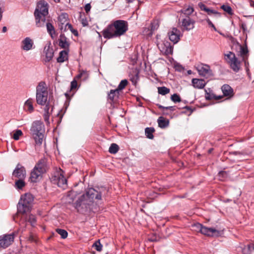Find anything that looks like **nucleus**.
<instances>
[{
  "mask_svg": "<svg viewBox=\"0 0 254 254\" xmlns=\"http://www.w3.org/2000/svg\"><path fill=\"white\" fill-rule=\"evenodd\" d=\"M102 193L93 188L88 189L76 202L75 208L80 213L87 214L93 211L94 199L101 200Z\"/></svg>",
  "mask_w": 254,
  "mask_h": 254,
  "instance_id": "obj_1",
  "label": "nucleus"
},
{
  "mask_svg": "<svg viewBox=\"0 0 254 254\" xmlns=\"http://www.w3.org/2000/svg\"><path fill=\"white\" fill-rule=\"evenodd\" d=\"M128 30V23L123 20H117L109 24L102 32L104 38L110 39L119 37Z\"/></svg>",
  "mask_w": 254,
  "mask_h": 254,
  "instance_id": "obj_2",
  "label": "nucleus"
},
{
  "mask_svg": "<svg viewBox=\"0 0 254 254\" xmlns=\"http://www.w3.org/2000/svg\"><path fill=\"white\" fill-rule=\"evenodd\" d=\"M33 198L30 193H25L21 196L17 205V212L13 216V219L15 222L19 214H24L30 210V204L32 202Z\"/></svg>",
  "mask_w": 254,
  "mask_h": 254,
  "instance_id": "obj_3",
  "label": "nucleus"
},
{
  "mask_svg": "<svg viewBox=\"0 0 254 254\" xmlns=\"http://www.w3.org/2000/svg\"><path fill=\"white\" fill-rule=\"evenodd\" d=\"M30 131L37 145H41L44 137V125L40 121H36L32 123Z\"/></svg>",
  "mask_w": 254,
  "mask_h": 254,
  "instance_id": "obj_4",
  "label": "nucleus"
},
{
  "mask_svg": "<svg viewBox=\"0 0 254 254\" xmlns=\"http://www.w3.org/2000/svg\"><path fill=\"white\" fill-rule=\"evenodd\" d=\"M48 94L46 83L44 81L40 82L36 87L37 103L41 106L45 105L47 101Z\"/></svg>",
  "mask_w": 254,
  "mask_h": 254,
  "instance_id": "obj_5",
  "label": "nucleus"
},
{
  "mask_svg": "<svg viewBox=\"0 0 254 254\" xmlns=\"http://www.w3.org/2000/svg\"><path fill=\"white\" fill-rule=\"evenodd\" d=\"M64 171L61 168H59L51 175L50 179L53 184L57 185L59 187L65 190L67 187V180L64 177Z\"/></svg>",
  "mask_w": 254,
  "mask_h": 254,
  "instance_id": "obj_6",
  "label": "nucleus"
},
{
  "mask_svg": "<svg viewBox=\"0 0 254 254\" xmlns=\"http://www.w3.org/2000/svg\"><path fill=\"white\" fill-rule=\"evenodd\" d=\"M48 13V4L47 2L43 0L39 1L37 4L34 12L35 17L39 18L40 14L47 15Z\"/></svg>",
  "mask_w": 254,
  "mask_h": 254,
  "instance_id": "obj_7",
  "label": "nucleus"
},
{
  "mask_svg": "<svg viewBox=\"0 0 254 254\" xmlns=\"http://www.w3.org/2000/svg\"><path fill=\"white\" fill-rule=\"evenodd\" d=\"M13 233L4 234L0 236V248L6 249L11 245L14 241Z\"/></svg>",
  "mask_w": 254,
  "mask_h": 254,
  "instance_id": "obj_8",
  "label": "nucleus"
},
{
  "mask_svg": "<svg viewBox=\"0 0 254 254\" xmlns=\"http://www.w3.org/2000/svg\"><path fill=\"white\" fill-rule=\"evenodd\" d=\"M196 69L199 74L206 78L213 75L210 66L207 64H200L197 66Z\"/></svg>",
  "mask_w": 254,
  "mask_h": 254,
  "instance_id": "obj_9",
  "label": "nucleus"
},
{
  "mask_svg": "<svg viewBox=\"0 0 254 254\" xmlns=\"http://www.w3.org/2000/svg\"><path fill=\"white\" fill-rule=\"evenodd\" d=\"M168 36L169 40L173 43L174 44L177 43L181 36V31L177 28L173 27L171 28L168 32Z\"/></svg>",
  "mask_w": 254,
  "mask_h": 254,
  "instance_id": "obj_10",
  "label": "nucleus"
},
{
  "mask_svg": "<svg viewBox=\"0 0 254 254\" xmlns=\"http://www.w3.org/2000/svg\"><path fill=\"white\" fill-rule=\"evenodd\" d=\"M12 176L18 179H24L26 176L25 167L20 163H18L12 172Z\"/></svg>",
  "mask_w": 254,
  "mask_h": 254,
  "instance_id": "obj_11",
  "label": "nucleus"
},
{
  "mask_svg": "<svg viewBox=\"0 0 254 254\" xmlns=\"http://www.w3.org/2000/svg\"><path fill=\"white\" fill-rule=\"evenodd\" d=\"M158 47L160 49V51L166 55H171L173 54V46L167 41H164L162 44L160 46L158 45Z\"/></svg>",
  "mask_w": 254,
  "mask_h": 254,
  "instance_id": "obj_12",
  "label": "nucleus"
},
{
  "mask_svg": "<svg viewBox=\"0 0 254 254\" xmlns=\"http://www.w3.org/2000/svg\"><path fill=\"white\" fill-rule=\"evenodd\" d=\"M200 233L204 235L209 237H218L220 235V231L214 228H208L204 226H203Z\"/></svg>",
  "mask_w": 254,
  "mask_h": 254,
  "instance_id": "obj_13",
  "label": "nucleus"
},
{
  "mask_svg": "<svg viewBox=\"0 0 254 254\" xmlns=\"http://www.w3.org/2000/svg\"><path fill=\"white\" fill-rule=\"evenodd\" d=\"M235 44L237 47L239 48L240 50V54L241 56L243 57V61L245 63V65L246 66L247 64H248L247 60L249 53V50L247 45H246L244 47L237 41L235 42Z\"/></svg>",
  "mask_w": 254,
  "mask_h": 254,
  "instance_id": "obj_14",
  "label": "nucleus"
},
{
  "mask_svg": "<svg viewBox=\"0 0 254 254\" xmlns=\"http://www.w3.org/2000/svg\"><path fill=\"white\" fill-rule=\"evenodd\" d=\"M194 21L192 20L189 16H186L182 21V26L183 28V30H190L194 28Z\"/></svg>",
  "mask_w": 254,
  "mask_h": 254,
  "instance_id": "obj_15",
  "label": "nucleus"
},
{
  "mask_svg": "<svg viewBox=\"0 0 254 254\" xmlns=\"http://www.w3.org/2000/svg\"><path fill=\"white\" fill-rule=\"evenodd\" d=\"M59 46L61 48L65 50H69L70 43L64 34H61L60 38L59 39Z\"/></svg>",
  "mask_w": 254,
  "mask_h": 254,
  "instance_id": "obj_16",
  "label": "nucleus"
},
{
  "mask_svg": "<svg viewBox=\"0 0 254 254\" xmlns=\"http://www.w3.org/2000/svg\"><path fill=\"white\" fill-rule=\"evenodd\" d=\"M34 168L35 170H38L43 173H46L48 170L46 160L45 158L40 159L36 164Z\"/></svg>",
  "mask_w": 254,
  "mask_h": 254,
  "instance_id": "obj_17",
  "label": "nucleus"
},
{
  "mask_svg": "<svg viewBox=\"0 0 254 254\" xmlns=\"http://www.w3.org/2000/svg\"><path fill=\"white\" fill-rule=\"evenodd\" d=\"M33 44L32 39L26 37L22 41L21 48L24 51H29L32 48Z\"/></svg>",
  "mask_w": 254,
  "mask_h": 254,
  "instance_id": "obj_18",
  "label": "nucleus"
},
{
  "mask_svg": "<svg viewBox=\"0 0 254 254\" xmlns=\"http://www.w3.org/2000/svg\"><path fill=\"white\" fill-rule=\"evenodd\" d=\"M191 83L193 86L197 89H203L206 84V82L203 79L193 78Z\"/></svg>",
  "mask_w": 254,
  "mask_h": 254,
  "instance_id": "obj_19",
  "label": "nucleus"
},
{
  "mask_svg": "<svg viewBox=\"0 0 254 254\" xmlns=\"http://www.w3.org/2000/svg\"><path fill=\"white\" fill-rule=\"evenodd\" d=\"M44 173L41 172L40 171L38 170H35V168L34 167L33 169L31 172L30 180L31 182L36 183L37 182L39 177H41L42 175Z\"/></svg>",
  "mask_w": 254,
  "mask_h": 254,
  "instance_id": "obj_20",
  "label": "nucleus"
},
{
  "mask_svg": "<svg viewBox=\"0 0 254 254\" xmlns=\"http://www.w3.org/2000/svg\"><path fill=\"white\" fill-rule=\"evenodd\" d=\"M232 60L229 62L231 68L235 72H238L240 67V62L239 61L236 56H234Z\"/></svg>",
  "mask_w": 254,
  "mask_h": 254,
  "instance_id": "obj_21",
  "label": "nucleus"
},
{
  "mask_svg": "<svg viewBox=\"0 0 254 254\" xmlns=\"http://www.w3.org/2000/svg\"><path fill=\"white\" fill-rule=\"evenodd\" d=\"M222 91L225 96H232L233 90L228 84H224L221 87Z\"/></svg>",
  "mask_w": 254,
  "mask_h": 254,
  "instance_id": "obj_22",
  "label": "nucleus"
},
{
  "mask_svg": "<svg viewBox=\"0 0 254 254\" xmlns=\"http://www.w3.org/2000/svg\"><path fill=\"white\" fill-rule=\"evenodd\" d=\"M69 50H63L59 53V56L57 58V62L62 63L68 60V53Z\"/></svg>",
  "mask_w": 254,
  "mask_h": 254,
  "instance_id": "obj_23",
  "label": "nucleus"
},
{
  "mask_svg": "<svg viewBox=\"0 0 254 254\" xmlns=\"http://www.w3.org/2000/svg\"><path fill=\"white\" fill-rule=\"evenodd\" d=\"M158 126L161 128H165L169 126V120L163 117H160L157 120Z\"/></svg>",
  "mask_w": 254,
  "mask_h": 254,
  "instance_id": "obj_24",
  "label": "nucleus"
},
{
  "mask_svg": "<svg viewBox=\"0 0 254 254\" xmlns=\"http://www.w3.org/2000/svg\"><path fill=\"white\" fill-rule=\"evenodd\" d=\"M119 96V92L118 90H111L108 94V99L110 100L112 102H114L116 98H118Z\"/></svg>",
  "mask_w": 254,
  "mask_h": 254,
  "instance_id": "obj_25",
  "label": "nucleus"
},
{
  "mask_svg": "<svg viewBox=\"0 0 254 254\" xmlns=\"http://www.w3.org/2000/svg\"><path fill=\"white\" fill-rule=\"evenodd\" d=\"M33 100L29 98L24 103L25 109L30 113H32L34 111V107L33 106Z\"/></svg>",
  "mask_w": 254,
  "mask_h": 254,
  "instance_id": "obj_26",
  "label": "nucleus"
},
{
  "mask_svg": "<svg viewBox=\"0 0 254 254\" xmlns=\"http://www.w3.org/2000/svg\"><path fill=\"white\" fill-rule=\"evenodd\" d=\"M46 16L40 14L39 17H35L36 24L37 27H44L46 23Z\"/></svg>",
  "mask_w": 254,
  "mask_h": 254,
  "instance_id": "obj_27",
  "label": "nucleus"
},
{
  "mask_svg": "<svg viewBox=\"0 0 254 254\" xmlns=\"http://www.w3.org/2000/svg\"><path fill=\"white\" fill-rule=\"evenodd\" d=\"M45 54H46V62H50L53 58L54 56V50L53 48H50V47H48L47 49H46V48H45Z\"/></svg>",
  "mask_w": 254,
  "mask_h": 254,
  "instance_id": "obj_28",
  "label": "nucleus"
},
{
  "mask_svg": "<svg viewBox=\"0 0 254 254\" xmlns=\"http://www.w3.org/2000/svg\"><path fill=\"white\" fill-rule=\"evenodd\" d=\"M47 32L50 34L52 38H54V35H55L56 31L54 26L50 22L46 23Z\"/></svg>",
  "mask_w": 254,
  "mask_h": 254,
  "instance_id": "obj_29",
  "label": "nucleus"
},
{
  "mask_svg": "<svg viewBox=\"0 0 254 254\" xmlns=\"http://www.w3.org/2000/svg\"><path fill=\"white\" fill-rule=\"evenodd\" d=\"M254 246V243L249 244L246 246H245L242 248V253L243 254H251V252L253 250V246Z\"/></svg>",
  "mask_w": 254,
  "mask_h": 254,
  "instance_id": "obj_30",
  "label": "nucleus"
},
{
  "mask_svg": "<svg viewBox=\"0 0 254 254\" xmlns=\"http://www.w3.org/2000/svg\"><path fill=\"white\" fill-rule=\"evenodd\" d=\"M155 132V129L152 127H147L145 129V134L146 137L150 139H152L154 138L153 134V132Z\"/></svg>",
  "mask_w": 254,
  "mask_h": 254,
  "instance_id": "obj_31",
  "label": "nucleus"
},
{
  "mask_svg": "<svg viewBox=\"0 0 254 254\" xmlns=\"http://www.w3.org/2000/svg\"><path fill=\"white\" fill-rule=\"evenodd\" d=\"M24 179H19L15 183V187L18 190H22L23 187L25 186V183L24 181Z\"/></svg>",
  "mask_w": 254,
  "mask_h": 254,
  "instance_id": "obj_32",
  "label": "nucleus"
},
{
  "mask_svg": "<svg viewBox=\"0 0 254 254\" xmlns=\"http://www.w3.org/2000/svg\"><path fill=\"white\" fill-rule=\"evenodd\" d=\"M157 89L158 93L162 95H165L170 91V89L165 86L158 87Z\"/></svg>",
  "mask_w": 254,
  "mask_h": 254,
  "instance_id": "obj_33",
  "label": "nucleus"
},
{
  "mask_svg": "<svg viewBox=\"0 0 254 254\" xmlns=\"http://www.w3.org/2000/svg\"><path fill=\"white\" fill-rule=\"evenodd\" d=\"M67 28L69 29L70 30V31L71 32V33L74 36H78V32L77 30L73 29L72 27V26L71 24H70L69 23H67L65 24L64 31H66Z\"/></svg>",
  "mask_w": 254,
  "mask_h": 254,
  "instance_id": "obj_34",
  "label": "nucleus"
},
{
  "mask_svg": "<svg viewBox=\"0 0 254 254\" xmlns=\"http://www.w3.org/2000/svg\"><path fill=\"white\" fill-rule=\"evenodd\" d=\"M119 150V146L116 143H112L109 149V152L111 153L115 154L118 152Z\"/></svg>",
  "mask_w": 254,
  "mask_h": 254,
  "instance_id": "obj_35",
  "label": "nucleus"
},
{
  "mask_svg": "<svg viewBox=\"0 0 254 254\" xmlns=\"http://www.w3.org/2000/svg\"><path fill=\"white\" fill-rule=\"evenodd\" d=\"M127 84L128 81L127 79L122 80L120 82L116 89L118 90V91L120 92V91H121L123 89H124L125 88V87L127 85Z\"/></svg>",
  "mask_w": 254,
  "mask_h": 254,
  "instance_id": "obj_36",
  "label": "nucleus"
},
{
  "mask_svg": "<svg viewBox=\"0 0 254 254\" xmlns=\"http://www.w3.org/2000/svg\"><path fill=\"white\" fill-rule=\"evenodd\" d=\"M56 231L59 235H61V237L62 239H65L66 238H67V235H68V233L66 230H65L64 229H62L58 228L56 230Z\"/></svg>",
  "mask_w": 254,
  "mask_h": 254,
  "instance_id": "obj_37",
  "label": "nucleus"
},
{
  "mask_svg": "<svg viewBox=\"0 0 254 254\" xmlns=\"http://www.w3.org/2000/svg\"><path fill=\"white\" fill-rule=\"evenodd\" d=\"M67 19L68 15L65 13H62L59 16V21L62 24H64L65 22H66Z\"/></svg>",
  "mask_w": 254,
  "mask_h": 254,
  "instance_id": "obj_38",
  "label": "nucleus"
},
{
  "mask_svg": "<svg viewBox=\"0 0 254 254\" xmlns=\"http://www.w3.org/2000/svg\"><path fill=\"white\" fill-rule=\"evenodd\" d=\"M92 247L94 248L97 251L101 252L103 246L100 243V240L95 241V242L93 244Z\"/></svg>",
  "mask_w": 254,
  "mask_h": 254,
  "instance_id": "obj_39",
  "label": "nucleus"
},
{
  "mask_svg": "<svg viewBox=\"0 0 254 254\" xmlns=\"http://www.w3.org/2000/svg\"><path fill=\"white\" fill-rule=\"evenodd\" d=\"M221 7L224 11L227 12L229 14L232 15L233 14L232 9L229 5L223 4Z\"/></svg>",
  "mask_w": 254,
  "mask_h": 254,
  "instance_id": "obj_40",
  "label": "nucleus"
},
{
  "mask_svg": "<svg viewBox=\"0 0 254 254\" xmlns=\"http://www.w3.org/2000/svg\"><path fill=\"white\" fill-rule=\"evenodd\" d=\"M130 80L132 82V84L135 85L139 80L138 72H135V74L133 75H132L131 77H130Z\"/></svg>",
  "mask_w": 254,
  "mask_h": 254,
  "instance_id": "obj_41",
  "label": "nucleus"
},
{
  "mask_svg": "<svg viewBox=\"0 0 254 254\" xmlns=\"http://www.w3.org/2000/svg\"><path fill=\"white\" fill-rule=\"evenodd\" d=\"M27 221L31 224L32 226H33L36 224V219L34 215L30 214L28 216Z\"/></svg>",
  "mask_w": 254,
  "mask_h": 254,
  "instance_id": "obj_42",
  "label": "nucleus"
},
{
  "mask_svg": "<svg viewBox=\"0 0 254 254\" xmlns=\"http://www.w3.org/2000/svg\"><path fill=\"white\" fill-rule=\"evenodd\" d=\"M182 13L188 16L191 14L193 11V8L192 7H189L186 9L181 10Z\"/></svg>",
  "mask_w": 254,
  "mask_h": 254,
  "instance_id": "obj_43",
  "label": "nucleus"
},
{
  "mask_svg": "<svg viewBox=\"0 0 254 254\" xmlns=\"http://www.w3.org/2000/svg\"><path fill=\"white\" fill-rule=\"evenodd\" d=\"M157 106L160 109H162L163 110H170L171 111H174L176 110V106L164 107L158 104H157Z\"/></svg>",
  "mask_w": 254,
  "mask_h": 254,
  "instance_id": "obj_44",
  "label": "nucleus"
},
{
  "mask_svg": "<svg viewBox=\"0 0 254 254\" xmlns=\"http://www.w3.org/2000/svg\"><path fill=\"white\" fill-rule=\"evenodd\" d=\"M171 99L174 103L180 102L181 101V97L176 93L174 94L171 96Z\"/></svg>",
  "mask_w": 254,
  "mask_h": 254,
  "instance_id": "obj_45",
  "label": "nucleus"
},
{
  "mask_svg": "<svg viewBox=\"0 0 254 254\" xmlns=\"http://www.w3.org/2000/svg\"><path fill=\"white\" fill-rule=\"evenodd\" d=\"M205 12L207 13L208 14L211 15V14H214L217 17H220L221 14L217 12V11L213 9H211L209 8H207V9L206 10Z\"/></svg>",
  "mask_w": 254,
  "mask_h": 254,
  "instance_id": "obj_46",
  "label": "nucleus"
},
{
  "mask_svg": "<svg viewBox=\"0 0 254 254\" xmlns=\"http://www.w3.org/2000/svg\"><path fill=\"white\" fill-rule=\"evenodd\" d=\"M22 132L20 129H17L14 133L13 138L15 140H18L19 139L20 136L22 135Z\"/></svg>",
  "mask_w": 254,
  "mask_h": 254,
  "instance_id": "obj_47",
  "label": "nucleus"
},
{
  "mask_svg": "<svg viewBox=\"0 0 254 254\" xmlns=\"http://www.w3.org/2000/svg\"><path fill=\"white\" fill-rule=\"evenodd\" d=\"M202 227L203 225L201 224L198 223L194 224L193 226V227L195 229V230L199 232H201Z\"/></svg>",
  "mask_w": 254,
  "mask_h": 254,
  "instance_id": "obj_48",
  "label": "nucleus"
},
{
  "mask_svg": "<svg viewBox=\"0 0 254 254\" xmlns=\"http://www.w3.org/2000/svg\"><path fill=\"white\" fill-rule=\"evenodd\" d=\"M50 114V113L47 112V113H44V114L43 115L44 121L46 122L47 124L50 123V122H49Z\"/></svg>",
  "mask_w": 254,
  "mask_h": 254,
  "instance_id": "obj_49",
  "label": "nucleus"
},
{
  "mask_svg": "<svg viewBox=\"0 0 254 254\" xmlns=\"http://www.w3.org/2000/svg\"><path fill=\"white\" fill-rule=\"evenodd\" d=\"M205 98L207 100H209L214 99V98H215V94H214L213 93H206V95H205Z\"/></svg>",
  "mask_w": 254,
  "mask_h": 254,
  "instance_id": "obj_50",
  "label": "nucleus"
},
{
  "mask_svg": "<svg viewBox=\"0 0 254 254\" xmlns=\"http://www.w3.org/2000/svg\"><path fill=\"white\" fill-rule=\"evenodd\" d=\"M234 56H235V54L231 52H230L229 54L225 55V56L229 59V62H231L232 60V59H233Z\"/></svg>",
  "mask_w": 254,
  "mask_h": 254,
  "instance_id": "obj_51",
  "label": "nucleus"
},
{
  "mask_svg": "<svg viewBox=\"0 0 254 254\" xmlns=\"http://www.w3.org/2000/svg\"><path fill=\"white\" fill-rule=\"evenodd\" d=\"M198 5L199 6V7L200 8V9L201 10H203V11H206V10L207 9L208 7H207L206 6V5L205 4H204L203 3H202V2H199L198 4Z\"/></svg>",
  "mask_w": 254,
  "mask_h": 254,
  "instance_id": "obj_52",
  "label": "nucleus"
},
{
  "mask_svg": "<svg viewBox=\"0 0 254 254\" xmlns=\"http://www.w3.org/2000/svg\"><path fill=\"white\" fill-rule=\"evenodd\" d=\"M227 173L225 171H220L218 173V176L219 178H225L227 177Z\"/></svg>",
  "mask_w": 254,
  "mask_h": 254,
  "instance_id": "obj_53",
  "label": "nucleus"
},
{
  "mask_svg": "<svg viewBox=\"0 0 254 254\" xmlns=\"http://www.w3.org/2000/svg\"><path fill=\"white\" fill-rule=\"evenodd\" d=\"M206 21L209 26L213 28L214 30H215V31L216 30V28L215 26H214V25L212 23V22L210 21V20L209 18H207L206 19Z\"/></svg>",
  "mask_w": 254,
  "mask_h": 254,
  "instance_id": "obj_54",
  "label": "nucleus"
},
{
  "mask_svg": "<svg viewBox=\"0 0 254 254\" xmlns=\"http://www.w3.org/2000/svg\"><path fill=\"white\" fill-rule=\"evenodd\" d=\"M45 107L44 108V113H50L49 110H50V103L49 102H46V104L45 105Z\"/></svg>",
  "mask_w": 254,
  "mask_h": 254,
  "instance_id": "obj_55",
  "label": "nucleus"
},
{
  "mask_svg": "<svg viewBox=\"0 0 254 254\" xmlns=\"http://www.w3.org/2000/svg\"><path fill=\"white\" fill-rule=\"evenodd\" d=\"M91 6L90 3H87L84 6V9L86 12L88 13L91 9Z\"/></svg>",
  "mask_w": 254,
  "mask_h": 254,
  "instance_id": "obj_56",
  "label": "nucleus"
},
{
  "mask_svg": "<svg viewBox=\"0 0 254 254\" xmlns=\"http://www.w3.org/2000/svg\"><path fill=\"white\" fill-rule=\"evenodd\" d=\"M230 154L234 155H243L244 153L240 151H232L229 153Z\"/></svg>",
  "mask_w": 254,
  "mask_h": 254,
  "instance_id": "obj_57",
  "label": "nucleus"
},
{
  "mask_svg": "<svg viewBox=\"0 0 254 254\" xmlns=\"http://www.w3.org/2000/svg\"><path fill=\"white\" fill-rule=\"evenodd\" d=\"M183 109H186L187 111L190 112V114H191L193 111V110L191 109V108L190 106H186L185 107H182Z\"/></svg>",
  "mask_w": 254,
  "mask_h": 254,
  "instance_id": "obj_58",
  "label": "nucleus"
},
{
  "mask_svg": "<svg viewBox=\"0 0 254 254\" xmlns=\"http://www.w3.org/2000/svg\"><path fill=\"white\" fill-rule=\"evenodd\" d=\"M176 70L181 71L184 69V67L180 64H177L175 66Z\"/></svg>",
  "mask_w": 254,
  "mask_h": 254,
  "instance_id": "obj_59",
  "label": "nucleus"
},
{
  "mask_svg": "<svg viewBox=\"0 0 254 254\" xmlns=\"http://www.w3.org/2000/svg\"><path fill=\"white\" fill-rule=\"evenodd\" d=\"M81 23L83 26H86L88 25V22L86 18H82L81 20Z\"/></svg>",
  "mask_w": 254,
  "mask_h": 254,
  "instance_id": "obj_60",
  "label": "nucleus"
},
{
  "mask_svg": "<svg viewBox=\"0 0 254 254\" xmlns=\"http://www.w3.org/2000/svg\"><path fill=\"white\" fill-rule=\"evenodd\" d=\"M76 85H77L76 82L75 81H72L71 82V88H75L76 86Z\"/></svg>",
  "mask_w": 254,
  "mask_h": 254,
  "instance_id": "obj_61",
  "label": "nucleus"
},
{
  "mask_svg": "<svg viewBox=\"0 0 254 254\" xmlns=\"http://www.w3.org/2000/svg\"><path fill=\"white\" fill-rule=\"evenodd\" d=\"M241 27L244 31L246 30L247 26H246V24L245 23H242Z\"/></svg>",
  "mask_w": 254,
  "mask_h": 254,
  "instance_id": "obj_62",
  "label": "nucleus"
},
{
  "mask_svg": "<svg viewBox=\"0 0 254 254\" xmlns=\"http://www.w3.org/2000/svg\"><path fill=\"white\" fill-rule=\"evenodd\" d=\"M222 97V96H216L215 95V98H214V99L218 100L221 99Z\"/></svg>",
  "mask_w": 254,
  "mask_h": 254,
  "instance_id": "obj_63",
  "label": "nucleus"
},
{
  "mask_svg": "<svg viewBox=\"0 0 254 254\" xmlns=\"http://www.w3.org/2000/svg\"><path fill=\"white\" fill-rule=\"evenodd\" d=\"M250 5L251 6L254 7V1L252 0H250Z\"/></svg>",
  "mask_w": 254,
  "mask_h": 254,
  "instance_id": "obj_64",
  "label": "nucleus"
}]
</instances>
